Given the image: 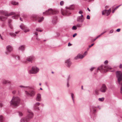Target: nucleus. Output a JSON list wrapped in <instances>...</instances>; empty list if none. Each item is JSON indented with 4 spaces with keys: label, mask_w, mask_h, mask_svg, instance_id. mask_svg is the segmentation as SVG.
<instances>
[{
    "label": "nucleus",
    "mask_w": 122,
    "mask_h": 122,
    "mask_svg": "<svg viewBox=\"0 0 122 122\" xmlns=\"http://www.w3.org/2000/svg\"><path fill=\"white\" fill-rule=\"evenodd\" d=\"M19 114L20 116H22L23 115L22 113L20 112H19Z\"/></svg>",
    "instance_id": "37998d69"
},
{
    "label": "nucleus",
    "mask_w": 122,
    "mask_h": 122,
    "mask_svg": "<svg viewBox=\"0 0 122 122\" xmlns=\"http://www.w3.org/2000/svg\"><path fill=\"white\" fill-rule=\"evenodd\" d=\"M36 30L38 32H41L43 31V30L39 28H37L36 29Z\"/></svg>",
    "instance_id": "72a5a7b5"
},
{
    "label": "nucleus",
    "mask_w": 122,
    "mask_h": 122,
    "mask_svg": "<svg viewBox=\"0 0 122 122\" xmlns=\"http://www.w3.org/2000/svg\"><path fill=\"white\" fill-rule=\"evenodd\" d=\"M25 48L24 45H21L19 46L18 48V49L21 51H24L25 50Z\"/></svg>",
    "instance_id": "4be33fe9"
},
{
    "label": "nucleus",
    "mask_w": 122,
    "mask_h": 122,
    "mask_svg": "<svg viewBox=\"0 0 122 122\" xmlns=\"http://www.w3.org/2000/svg\"><path fill=\"white\" fill-rule=\"evenodd\" d=\"M0 38L1 40H4L2 36H1V35L0 34Z\"/></svg>",
    "instance_id": "8fccbe9b"
},
{
    "label": "nucleus",
    "mask_w": 122,
    "mask_h": 122,
    "mask_svg": "<svg viewBox=\"0 0 122 122\" xmlns=\"http://www.w3.org/2000/svg\"><path fill=\"white\" fill-rule=\"evenodd\" d=\"M72 29L73 30H76L77 29V27L75 26H73L72 27Z\"/></svg>",
    "instance_id": "4c0bfd02"
},
{
    "label": "nucleus",
    "mask_w": 122,
    "mask_h": 122,
    "mask_svg": "<svg viewBox=\"0 0 122 122\" xmlns=\"http://www.w3.org/2000/svg\"><path fill=\"white\" fill-rule=\"evenodd\" d=\"M104 99V97H102V98H99L98 99V100L99 101L101 102H102L103 101Z\"/></svg>",
    "instance_id": "f704fd0d"
},
{
    "label": "nucleus",
    "mask_w": 122,
    "mask_h": 122,
    "mask_svg": "<svg viewBox=\"0 0 122 122\" xmlns=\"http://www.w3.org/2000/svg\"><path fill=\"white\" fill-rule=\"evenodd\" d=\"M10 35L11 36L15 37L16 36V34L14 33H9Z\"/></svg>",
    "instance_id": "7c9ffc66"
},
{
    "label": "nucleus",
    "mask_w": 122,
    "mask_h": 122,
    "mask_svg": "<svg viewBox=\"0 0 122 122\" xmlns=\"http://www.w3.org/2000/svg\"><path fill=\"white\" fill-rule=\"evenodd\" d=\"M76 26L78 27H80L81 26V25L79 23H78L76 25Z\"/></svg>",
    "instance_id": "c03bdc74"
},
{
    "label": "nucleus",
    "mask_w": 122,
    "mask_h": 122,
    "mask_svg": "<svg viewBox=\"0 0 122 122\" xmlns=\"http://www.w3.org/2000/svg\"><path fill=\"white\" fill-rule=\"evenodd\" d=\"M15 87V85L14 84V83L11 84H10V88L12 89H14Z\"/></svg>",
    "instance_id": "c756f323"
},
{
    "label": "nucleus",
    "mask_w": 122,
    "mask_h": 122,
    "mask_svg": "<svg viewBox=\"0 0 122 122\" xmlns=\"http://www.w3.org/2000/svg\"><path fill=\"white\" fill-rule=\"evenodd\" d=\"M11 22L12 20L11 19H9L8 20V25L9 27L11 29L12 28V26L11 24Z\"/></svg>",
    "instance_id": "bb28decb"
},
{
    "label": "nucleus",
    "mask_w": 122,
    "mask_h": 122,
    "mask_svg": "<svg viewBox=\"0 0 122 122\" xmlns=\"http://www.w3.org/2000/svg\"><path fill=\"white\" fill-rule=\"evenodd\" d=\"M117 76H122V72L120 71H117L116 72Z\"/></svg>",
    "instance_id": "5701e85b"
},
{
    "label": "nucleus",
    "mask_w": 122,
    "mask_h": 122,
    "mask_svg": "<svg viewBox=\"0 0 122 122\" xmlns=\"http://www.w3.org/2000/svg\"><path fill=\"white\" fill-rule=\"evenodd\" d=\"M39 70V69L35 66L32 67V69L28 71V73L30 74H35L37 73Z\"/></svg>",
    "instance_id": "20e7f679"
},
{
    "label": "nucleus",
    "mask_w": 122,
    "mask_h": 122,
    "mask_svg": "<svg viewBox=\"0 0 122 122\" xmlns=\"http://www.w3.org/2000/svg\"><path fill=\"white\" fill-rule=\"evenodd\" d=\"M84 57V56L80 54H78L77 56L75 58V59H82Z\"/></svg>",
    "instance_id": "412c9836"
},
{
    "label": "nucleus",
    "mask_w": 122,
    "mask_h": 122,
    "mask_svg": "<svg viewBox=\"0 0 122 122\" xmlns=\"http://www.w3.org/2000/svg\"><path fill=\"white\" fill-rule=\"evenodd\" d=\"M120 29H119H119H117L116 30V31L117 32H119L120 31Z\"/></svg>",
    "instance_id": "864d4df0"
},
{
    "label": "nucleus",
    "mask_w": 122,
    "mask_h": 122,
    "mask_svg": "<svg viewBox=\"0 0 122 122\" xmlns=\"http://www.w3.org/2000/svg\"><path fill=\"white\" fill-rule=\"evenodd\" d=\"M111 11V10L110 9H109L108 10H105V12L107 13V12H108V13H107V16H108L110 14Z\"/></svg>",
    "instance_id": "c85d7f7f"
},
{
    "label": "nucleus",
    "mask_w": 122,
    "mask_h": 122,
    "mask_svg": "<svg viewBox=\"0 0 122 122\" xmlns=\"http://www.w3.org/2000/svg\"><path fill=\"white\" fill-rule=\"evenodd\" d=\"M32 17L35 18L36 19H38V21L39 23H40L44 19V18L42 17H39L38 16L36 15H33L32 16Z\"/></svg>",
    "instance_id": "9b49d317"
},
{
    "label": "nucleus",
    "mask_w": 122,
    "mask_h": 122,
    "mask_svg": "<svg viewBox=\"0 0 122 122\" xmlns=\"http://www.w3.org/2000/svg\"><path fill=\"white\" fill-rule=\"evenodd\" d=\"M108 62V61L107 60H106L104 61V63L105 64H107V63Z\"/></svg>",
    "instance_id": "4d7b16f0"
},
{
    "label": "nucleus",
    "mask_w": 122,
    "mask_h": 122,
    "mask_svg": "<svg viewBox=\"0 0 122 122\" xmlns=\"http://www.w3.org/2000/svg\"><path fill=\"white\" fill-rule=\"evenodd\" d=\"M94 68V67H92L90 69V71H92L93 70Z\"/></svg>",
    "instance_id": "13d9d810"
},
{
    "label": "nucleus",
    "mask_w": 122,
    "mask_h": 122,
    "mask_svg": "<svg viewBox=\"0 0 122 122\" xmlns=\"http://www.w3.org/2000/svg\"><path fill=\"white\" fill-rule=\"evenodd\" d=\"M84 20V18L80 17V16H78L77 18V22H83Z\"/></svg>",
    "instance_id": "a211bd4d"
},
{
    "label": "nucleus",
    "mask_w": 122,
    "mask_h": 122,
    "mask_svg": "<svg viewBox=\"0 0 122 122\" xmlns=\"http://www.w3.org/2000/svg\"><path fill=\"white\" fill-rule=\"evenodd\" d=\"M106 32V31H105V32H103L101 34V36H102V35H103V34H104L105 33V32Z\"/></svg>",
    "instance_id": "680f3d73"
},
{
    "label": "nucleus",
    "mask_w": 122,
    "mask_h": 122,
    "mask_svg": "<svg viewBox=\"0 0 122 122\" xmlns=\"http://www.w3.org/2000/svg\"><path fill=\"white\" fill-rule=\"evenodd\" d=\"M40 104L39 102L36 103L34 105V108L35 109L39 110L40 109L38 106L40 105Z\"/></svg>",
    "instance_id": "6ab92c4d"
},
{
    "label": "nucleus",
    "mask_w": 122,
    "mask_h": 122,
    "mask_svg": "<svg viewBox=\"0 0 122 122\" xmlns=\"http://www.w3.org/2000/svg\"><path fill=\"white\" fill-rule=\"evenodd\" d=\"M111 69V68L110 66H101L98 68L97 71L99 70L102 73H105L108 71L107 69Z\"/></svg>",
    "instance_id": "7ed1b4c3"
},
{
    "label": "nucleus",
    "mask_w": 122,
    "mask_h": 122,
    "mask_svg": "<svg viewBox=\"0 0 122 122\" xmlns=\"http://www.w3.org/2000/svg\"><path fill=\"white\" fill-rule=\"evenodd\" d=\"M7 51L8 52H10L13 50L12 47L10 45H8L6 46Z\"/></svg>",
    "instance_id": "dca6fc26"
},
{
    "label": "nucleus",
    "mask_w": 122,
    "mask_h": 122,
    "mask_svg": "<svg viewBox=\"0 0 122 122\" xmlns=\"http://www.w3.org/2000/svg\"><path fill=\"white\" fill-rule=\"evenodd\" d=\"M0 14L1 15L6 16H8L9 15H15V13L14 12H10L8 14L7 11H5L1 10L0 11Z\"/></svg>",
    "instance_id": "0eeeda50"
},
{
    "label": "nucleus",
    "mask_w": 122,
    "mask_h": 122,
    "mask_svg": "<svg viewBox=\"0 0 122 122\" xmlns=\"http://www.w3.org/2000/svg\"><path fill=\"white\" fill-rule=\"evenodd\" d=\"M64 4V2L63 1H61L60 3V4L61 5H62Z\"/></svg>",
    "instance_id": "79ce46f5"
},
{
    "label": "nucleus",
    "mask_w": 122,
    "mask_h": 122,
    "mask_svg": "<svg viewBox=\"0 0 122 122\" xmlns=\"http://www.w3.org/2000/svg\"><path fill=\"white\" fill-rule=\"evenodd\" d=\"M34 34L35 35H36V36H37L38 35V33L36 32H35L34 33Z\"/></svg>",
    "instance_id": "052dcab7"
},
{
    "label": "nucleus",
    "mask_w": 122,
    "mask_h": 122,
    "mask_svg": "<svg viewBox=\"0 0 122 122\" xmlns=\"http://www.w3.org/2000/svg\"><path fill=\"white\" fill-rule=\"evenodd\" d=\"M73 8H71V7L68 8L67 9L64 10L63 12H62V14L63 15L68 16L71 14L70 11V10H73Z\"/></svg>",
    "instance_id": "423d86ee"
},
{
    "label": "nucleus",
    "mask_w": 122,
    "mask_h": 122,
    "mask_svg": "<svg viewBox=\"0 0 122 122\" xmlns=\"http://www.w3.org/2000/svg\"><path fill=\"white\" fill-rule=\"evenodd\" d=\"M20 101V99L18 97H13L10 102V105L13 106H18L19 104Z\"/></svg>",
    "instance_id": "f257e3e1"
},
{
    "label": "nucleus",
    "mask_w": 122,
    "mask_h": 122,
    "mask_svg": "<svg viewBox=\"0 0 122 122\" xmlns=\"http://www.w3.org/2000/svg\"><path fill=\"white\" fill-rule=\"evenodd\" d=\"M94 45V43H93L91 45H89V48H91L92 46H93Z\"/></svg>",
    "instance_id": "de8ad7c7"
},
{
    "label": "nucleus",
    "mask_w": 122,
    "mask_h": 122,
    "mask_svg": "<svg viewBox=\"0 0 122 122\" xmlns=\"http://www.w3.org/2000/svg\"><path fill=\"white\" fill-rule=\"evenodd\" d=\"M21 15H22V16L24 18L26 16V15L23 14H21Z\"/></svg>",
    "instance_id": "49530a36"
},
{
    "label": "nucleus",
    "mask_w": 122,
    "mask_h": 122,
    "mask_svg": "<svg viewBox=\"0 0 122 122\" xmlns=\"http://www.w3.org/2000/svg\"><path fill=\"white\" fill-rule=\"evenodd\" d=\"M119 5V6H117V7H116L114 9V10H116L118 8L119 6H121V5Z\"/></svg>",
    "instance_id": "a18cd8bd"
},
{
    "label": "nucleus",
    "mask_w": 122,
    "mask_h": 122,
    "mask_svg": "<svg viewBox=\"0 0 122 122\" xmlns=\"http://www.w3.org/2000/svg\"><path fill=\"white\" fill-rule=\"evenodd\" d=\"M104 12H105V10H104L102 12V14L103 15H104Z\"/></svg>",
    "instance_id": "69168bd1"
},
{
    "label": "nucleus",
    "mask_w": 122,
    "mask_h": 122,
    "mask_svg": "<svg viewBox=\"0 0 122 122\" xmlns=\"http://www.w3.org/2000/svg\"><path fill=\"white\" fill-rule=\"evenodd\" d=\"M79 14H82L83 13V12L82 11H80L78 12Z\"/></svg>",
    "instance_id": "603ef678"
},
{
    "label": "nucleus",
    "mask_w": 122,
    "mask_h": 122,
    "mask_svg": "<svg viewBox=\"0 0 122 122\" xmlns=\"http://www.w3.org/2000/svg\"><path fill=\"white\" fill-rule=\"evenodd\" d=\"M19 32V31H16V32H15V34H18Z\"/></svg>",
    "instance_id": "774afa93"
},
{
    "label": "nucleus",
    "mask_w": 122,
    "mask_h": 122,
    "mask_svg": "<svg viewBox=\"0 0 122 122\" xmlns=\"http://www.w3.org/2000/svg\"><path fill=\"white\" fill-rule=\"evenodd\" d=\"M11 4L13 5H16L18 4V3L14 1H12L11 2Z\"/></svg>",
    "instance_id": "2f4dec72"
},
{
    "label": "nucleus",
    "mask_w": 122,
    "mask_h": 122,
    "mask_svg": "<svg viewBox=\"0 0 122 122\" xmlns=\"http://www.w3.org/2000/svg\"><path fill=\"white\" fill-rule=\"evenodd\" d=\"M69 77H68V82L67 83V86L68 87H69V82H68V81H69Z\"/></svg>",
    "instance_id": "e433bc0d"
},
{
    "label": "nucleus",
    "mask_w": 122,
    "mask_h": 122,
    "mask_svg": "<svg viewBox=\"0 0 122 122\" xmlns=\"http://www.w3.org/2000/svg\"><path fill=\"white\" fill-rule=\"evenodd\" d=\"M77 35V34L76 33H75L74 35H73V37H75Z\"/></svg>",
    "instance_id": "6e6d98bb"
},
{
    "label": "nucleus",
    "mask_w": 122,
    "mask_h": 122,
    "mask_svg": "<svg viewBox=\"0 0 122 122\" xmlns=\"http://www.w3.org/2000/svg\"><path fill=\"white\" fill-rule=\"evenodd\" d=\"M118 81L119 84H121V86L120 89V92L122 94V77H117Z\"/></svg>",
    "instance_id": "f8f14e48"
},
{
    "label": "nucleus",
    "mask_w": 122,
    "mask_h": 122,
    "mask_svg": "<svg viewBox=\"0 0 122 122\" xmlns=\"http://www.w3.org/2000/svg\"><path fill=\"white\" fill-rule=\"evenodd\" d=\"M44 15H49L51 14H53V10L51 9H49L48 10L46 11L45 12H43Z\"/></svg>",
    "instance_id": "6e6552de"
},
{
    "label": "nucleus",
    "mask_w": 122,
    "mask_h": 122,
    "mask_svg": "<svg viewBox=\"0 0 122 122\" xmlns=\"http://www.w3.org/2000/svg\"><path fill=\"white\" fill-rule=\"evenodd\" d=\"M66 65L68 67H69L71 64V62L69 59L66 60Z\"/></svg>",
    "instance_id": "f3484780"
},
{
    "label": "nucleus",
    "mask_w": 122,
    "mask_h": 122,
    "mask_svg": "<svg viewBox=\"0 0 122 122\" xmlns=\"http://www.w3.org/2000/svg\"><path fill=\"white\" fill-rule=\"evenodd\" d=\"M33 114L30 110L28 111V113L27 117L22 119L20 121V122H28L30 119L33 117Z\"/></svg>",
    "instance_id": "f03ea898"
},
{
    "label": "nucleus",
    "mask_w": 122,
    "mask_h": 122,
    "mask_svg": "<svg viewBox=\"0 0 122 122\" xmlns=\"http://www.w3.org/2000/svg\"><path fill=\"white\" fill-rule=\"evenodd\" d=\"M7 19V18L2 16H0V20L1 21H4Z\"/></svg>",
    "instance_id": "a878e982"
},
{
    "label": "nucleus",
    "mask_w": 122,
    "mask_h": 122,
    "mask_svg": "<svg viewBox=\"0 0 122 122\" xmlns=\"http://www.w3.org/2000/svg\"><path fill=\"white\" fill-rule=\"evenodd\" d=\"M11 56L13 58L16 60H19L20 59V57L18 55H16L14 54H12Z\"/></svg>",
    "instance_id": "aec40b11"
},
{
    "label": "nucleus",
    "mask_w": 122,
    "mask_h": 122,
    "mask_svg": "<svg viewBox=\"0 0 122 122\" xmlns=\"http://www.w3.org/2000/svg\"><path fill=\"white\" fill-rule=\"evenodd\" d=\"M19 87L21 88H24V87H27L28 89H30L31 87H26L25 86H24L22 85H20L19 86Z\"/></svg>",
    "instance_id": "c9c22d12"
},
{
    "label": "nucleus",
    "mask_w": 122,
    "mask_h": 122,
    "mask_svg": "<svg viewBox=\"0 0 122 122\" xmlns=\"http://www.w3.org/2000/svg\"><path fill=\"white\" fill-rule=\"evenodd\" d=\"M34 57L33 56H31L27 57L26 59L27 61L29 62H31L34 60Z\"/></svg>",
    "instance_id": "2eb2a0df"
},
{
    "label": "nucleus",
    "mask_w": 122,
    "mask_h": 122,
    "mask_svg": "<svg viewBox=\"0 0 122 122\" xmlns=\"http://www.w3.org/2000/svg\"><path fill=\"white\" fill-rule=\"evenodd\" d=\"M97 107L94 106H92L90 108V114H94L96 111Z\"/></svg>",
    "instance_id": "ddd939ff"
},
{
    "label": "nucleus",
    "mask_w": 122,
    "mask_h": 122,
    "mask_svg": "<svg viewBox=\"0 0 122 122\" xmlns=\"http://www.w3.org/2000/svg\"><path fill=\"white\" fill-rule=\"evenodd\" d=\"M25 94L27 96L30 97H34L36 93L35 91L33 90H31L28 91H25Z\"/></svg>",
    "instance_id": "39448f33"
},
{
    "label": "nucleus",
    "mask_w": 122,
    "mask_h": 122,
    "mask_svg": "<svg viewBox=\"0 0 122 122\" xmlns=\"http://www.w3.org/2000/svg\"><path fill=\"white\" fill-rule=\"evenodd\" d=\"M87 51H85L84 53L83 54V55H83V56H84V57L87 55Z\"/></svg>",
    "instance_id": "a19ab883"
},
{
    "label": "nucleus",
    "mask_w": 122,
    "mask_h": 122,
    "mask_svg": "<svg viewBox=\"0 0 122 122\" xmlns=\"http://www.w3.org/2000/svg\"><path fill=\"white\" fill-rule=\"evenodd\" d=\"M4 84H10V81H9L4 80L2 82Z\"/></svg>",
    "instance_id": "393cba45"
},
{
    "label": "nucleus",
    "mask_w": 122,
    "mask_h": 122,
    "mask_svg": "<svg viewBox=\"0 0 122 122\" xmlns=\"http://www.w3.org/2000/svg\"><path fill=\"white\" fill-rule=\"evenodd\" d=\"M57 22V18L56 16L54 17L52 20V23L53 24H55Z\"/></svg>",
    "instance_id": "b1692460"
},
{
    "label": "nucleus",
    "mask_w": 122,
    "mask_h": 122,
    "mask_svg": "<svg viewBox=\"0 0 122 122\" xmlns=\"http://www.w3.org/2000/svg\"><path fill=\"white\" fill-rule=\"evenodd\" d=\"M107 88L104 84L102 85V86L100 89V91L102 93H105L106 91Z\"/></svg>",
    "instance_id": "9d476101"
},
{
    "label": "nucleus",
    "mask_w": 122,
    "mask_h": 122,
    "mask_svg": "<svg viewBox=\"0 0 122 122\" xmlns=\"http://www.w3.org/2000/svg\"><path fill=\"white\" fill-rule=\"evenodd\" d=\"M113 31V30H111L109 32V33H112Z\"/></svg>",
    "instance_id": "5fc2aeb1"
},
{
    "label": "nucleus",
    "mask_w": 122,
    "mask_h": 122,
    "mask_svg": "<svg viewBox=\"0 0 122 122\" xmlns=\"http://www.w3.org/2000/svg\"><path fill=\"white\" fill-rule=\"evenodd\" d=\"M71 44L70 43H69L68 44V46H71Z\"/></svg>",
    "instance_id": "e2e57ef3"
},
{
    "label": "nucleus",
    "mask_w": 122,
    "mask_h": 122,
    "mask_svg": "<svg viewBox=\"0 0 122 122\" xmlns=\"http://www.w3.org/2000/svg\"><path fill=\"white\" fill-rule=\"evenodd\" d=\"M36 101L38 102H41V95L40 94L38 93L36 95Z\"/></svg>",
    "instance_id": "4468645a"
},
{
    "label": "nucleus",
    "mask_w": 122,
    "mask_h": 122,
    "mask_svg": "<svg viewBox=\"0 0 122 122\" xmlns=\"http://www.w3.org/2000/svg\"><path fill=\"white\" fill-rule=\"evenodd\" d=\"M119 68H122V66L121 64L119 66Z\"/></svg>",
    "instance_id": "338daca9"
},
{
    "label": "nucleus",
    "mask_w": 122,
    "mask_h": 122,
    "mask_svg": "<svg viewBox=\"0 0 122 122\" xmlns=\"http://www.w3.org/2000/svg\"><path fill=\"white\" fill-rule=\"evenodd\" d=\"M20 27L21 29L23 30L25 33L29 32L30 30L23 24H21L20 25Z\"/></svg>",
    "instance_id": "1a4fd4ad"
},
{
    "label": "nucleus",
    "mask_w": 122,
    "mask_h": 122,
    "mask_svg": "<svg viewBox=\"0 0 122 122\" xmlns=\"http://www.w3.org/2000/svg\"><path fill=\"white\" fill-rule=\"evenodd\" d=\"M74 96V95L73 94V93H71V97H72V100L73 101V102H74V99H73V96Z\"/></svg>",
    "instance_id": "ea45409f"
},
{
    "label": "nucleus",
    "mask_w": 122,
    "mask_h": 122,
    "mask_svg": "<svg viewBox=\"0 0 122 122\" xmlns=\"http://www.w3.org/2000/svg\"><path fill=\"white\" fill-rule=\"evenodd\" d=\"M16 92V91H15L14 90L12 92V93L13 94H14Z\"/></svg>",
    "instance_id": "bf43d9fd"
},
{
    "label": "nucleus",
    "mask_w": 122,
    "mask_h": 122,
    "mask_svg": "<svg viewBox=\"0 0 122 122\" xmlns=\"http://www.w3.org/2000/svg\"><path fill=\"white\" fill-rule=\"evenodd\" d=\"M20 15L19 14L15 15H14L12 16V18L13 19H17L20 16Z\"/></svg>",
    "instance_id": "cd10ccee"
},
{
    "label": "nucleus",
    "mask_w": 122,
    "mask_h": 122,
    "mask_svg": "<svg viewBox=\"0 0 122 122\" xmlns=\"http://www.w3.org/2000/svg\"><path fill=\"white\" fill-rule=\"evenodd\" d=\"M36 39L37 41H40V39L38 38L37 36H36Z\"/></svg>",
    "instance_id": "3c124183"
},
{
    "label": "nucleus",
    "mask_w": 122,
    "mask_h": 122,
    "mask_svg": "<svg viewBox=\"0 0 122 122\" xmlns=\"http://www.w3.org/2000/svg\"><path fill=\"white\" fill-rule=\"evenodd\" d=\"M95 93L96 95H98L99 94L98 91L97 90H95Z\"/></svg>",
    "instance_id": "58836bf2"
},
{
    "label": "nucleus",
    "mask_w": 122,
    "mask_h": 122,
    "mask_svg": "<svg viewBox=\"0 0 122 122\" xmlns=\"http://www.w3.org/2000/svg\"><path fill=\"white\" fill-rule=\"evenodd\" d=\"M4 118L2 116H0V122H2L4 121Z\"/></svg>",
    "instance_id": "473e14b6"
},
{
    "label": "nucleus",
    "mask_w": 122,
    "mask_h": 122,
    "mask_svg": "<svg viewBox=\"0 0 122 122\" xmlns=\"http://www.w3.org/2000/svg\"><path fill=\"white\" fill-rule=\"evenodd\" d=\"M86 18L87 19H90V16L89 15H87V16Z\"/></svg>",
    "instance_id": "09e8293b"
},
{
    "label": "nucleus",
    "mask_w": 122,
    "mask_h": 122,
    "mask_svg": "<svg viewBox=\"0 0 122 122\" xmlns=\"http://www.w3.org/2000/svg\"><path fill=\"white\" fill-rule=\"evenodd\" d=\"M101 36V35H99L98 36L96 37V39H97L99 37H100Z\"/></svg>",
    "instance_id": "0e129e2a"
}]
</instances>
